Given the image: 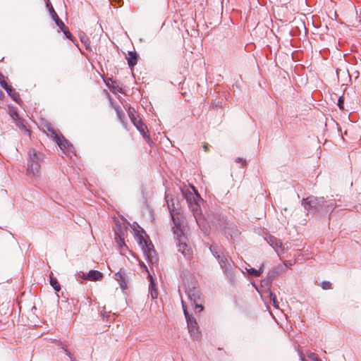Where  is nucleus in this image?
Returning <instances> with one entry per match:
<instances>
[{
  "instance_id": "obj_3",
  "label": "nucleus",
  "mask_w": 361,
  "mask_h": 361,
  "mask_svg": "<svg viewBox=\"0 0 361 361\" xmlns=\"http://www.w3.org/2000/svg\"><path fill=\"white\" fill-rule=\"evenodd\" d=\"M209 250L217 259L224 273L231 281H233L235 279L234 263L228 254L225 253L223 248L215 245H212Z\"/></svg>"
},
{
  "instance_id": "obj_15",
  "label": "nucleus",
  "mask_w": 361,
  "mask_h": 361,
  "mask_svg": "<svg viewBox=\"0 0 361 361\" xmlns=\"http://www.w3.org/2000/svg\"><path fill=\"white\" fill-rule=\"evenodd\" d=\"M283 271L282 267H276L270 270L267 274V280L271 282Z\"/></svg>"
},
{
  "instance_id": "obj_31",
  "label": "nucleus",
  "mask_w": 361,
  "mask_h": 361,
  "mask_svg": "<svg viewBox=\"0 0 361 361\" xmlns=\"http://www.w3.org/2000/svg\"><path fill=\"white\" fill-rule=\"evenodd\" d=\"M111 1V4H114V2L118 4V6H121V3L122 2L123 0H109Z\"/></svg>"
},
{
  "instance_id": "obj_22",
  "label": "nucleus",
  "mask_w": 361,
  "mask_h": 361,
  "mask_svg": "<svg viewBox=\"0 0 361 361\" xmlns=\"http://www.w3.org/2000/svg\"><path fill=\"white\" fill-rule=\"evenodd\" d=\"M269 298L272 305L275 308H279V302L277 301L276 295L272 292H269Z\"/></svg>"
},
{
  "instance_id": "obj_29",
  "label": "nucleus",
  "mask_w": 361,
  "mask_h": 361,
  "mask_svg": "<svg viewBox=\"0 0 361 361\" xmlns=\"http://www.w3.org/2000/svg\"><path fill=\"white\" fill-rule=\"evenodd\" d=\"M343 103H344L343 97H339L337 104L341 109H344Z\"/></svg>"
},
{
  "instance_id": "obj_1",
  "label": "nucleus",
  "mask_w": 361,
  "mask_h": 361,
  "mask_svg": "<svg viewBox=\"0 0 361 361\" xmlns=\"http://www.w3.org/2000/svg\"><path fill=\"white\" fill-rule=\"evenodd\" d=\"M166 198L167 206L174 224L172 230L176 240L178 251L181 252L185 258L190 259L192 255V250L188 243V240L185 233L184 219L178 211V202L173 198L169 199L168 195Z\"/></svg>"
},
{
  "instance_id": "obj_23",
  "label": "nucleus",
  "mask_w": 361,
  "mask_h": 361,
  "mask_svg": "<svg viewBox=\"0 0 361 361\" xmlns=\"http://www.w3.org/2000/svg\"><path fill=\"white\" fill-rule=\"evenodd\" d=\"M149 277H150V279H151V283H150V294H151L152 298L153 299H154V298H157L158 293H157V291L156 290H154V288H153L154 283H153V279H152V276H149Z\"/></svg>"
},
{
  "instance_id": "obj_27",
  "label": "nucleus",
  "mask_w": 361,
  "mask_h": 361,
  "mask_svg": "<svg viewBox=\"0 0 361 361\" xmlns=\"http://www.w3.org/2000/svg\"><path fill=\"white\" fill-rule=\"evenodd\" d=\"M322 288L324 290H328L331 288V283L329 281H323L322 283Z\"/></svg>"
},
{
  "instance_id": "obj_19",
  "label": "nucleus",
  "mask_w": 361,
  "mask_h": 361,
  "mask_svg": "<svg viewBox=\"0 0 361 361\" xmlns=\"http://www.w3.org/2000/svg\"><path fill=\"white\" fill-rule=\"evenodd\" d=\"M8 114L14 121H17L18 119L19 115L17 112V109L15 106H8Z\"/></svg>"
},
{
  "instance_id": "obj_5",
  "label": "nucleus",
  "mask_w": 361,
  "mask_h": 361,
  "mask_svg": "<svg viewBox=\"0 0 361 361\" xmlns=\"http://www.w3.org/2000/svg\"><path fill=\"white\" fill-rule=\"evenodd\" d=\"M28 155L27 175L36 179L39 177L40 162L43 159V154L34 149H31L28 152Z\"/></svg>"
},
{
  "instance_id": "obj_13",
  "label": "nucleus",
  "mask_w": 361,
  "mask_h": 361,
  "mask_svg": "<svg viewBox=\"0 0 361 361\" xmlns=\"http://www.w3.org/2000/svg\"><path fill=\"white\" fill-rule=\"evenodd\" d=\"M266 240L267 243L276 251L278 252V249L281 247L282 243L280 240H278L276 237L273 235H269L266 238Z\"/></svg>"
},
{
  "instance_id": "obj_32",
  "label": "nucleus",
  "mask_w": 361,
  "mask_h": 361,
  "mask_svg": "<svg viewBox=\"0 0 361 361\" xmlns=\"http://www.w3.org/2000/svg\"><path fill=\"white\" fill-rule=\"evenodd\" d=\"M235 161L237 163L242 162L243 165L245 164V163H246L245 160H243L242 158H239V157L235 159Z\"/></svg>"
},
{
  "instance_id": "obj_24",
  "label": "nucleus",
  "mask_w": 361,
  "mask_h": 361,
  "mask_svg": "<svg viewBox=\"0 0 361 361\" xmlns=\"http://www.w3.org/2000/svg\"><path fill=\"white\" fill-rule=\"evenodd\" d=\"M47 6L49 8V11L53 20H55L56 18H57L58 16H57L56 13L55 12L51 4H50L49 2H47Z\"/></svg>"
},
{
  "instance_id": "obj_25",
  "label": "nucleus",
  "mask_w": 361,
  "mask_h": 361,
  "mask_svg": "<svg viewBox=\"0 0 361 361\" xmlns=\"http://www.w3.org/2000/svg\"><path fill=\"white\" fill-rule=\"evenodd\" d=\"M16 124L17 126H18L21 129H25L27 132L30 133V131L25 128V126L24 125L23 120H21L19 117L17 121H15Z\"/></svg>"
},
{
  "instance_id": "obj_11",
  "label": "nucleus",
  "mask_w": 361,
  "mask_h": 361,
  "mask_svg": "<svg viewBox=\"0 0 361 361\" xmlns=\"http://www.w3.org/2000/svg\"><path fill=\"white\" fill-rule=\"evenodd\" d=\"M129 116H130L131 121L135 126L137 129L143 135V137H145L146 131H147V126L140 119H138L137 117H135V116L133 113L129 112Z\"/></svg>"
},
{
  "instance_id": "obj_9",
  "label": "nucleus",
  "mask_w": 361,
  "mask_h": 361,
  "mask_svg": "<svg viewBox=\"0 0 361 361\" xmlns=\"http://www.w3.org/2000/svg\"><path fill=\"white\" fill-rule=\"evenodd\" d=\"M79 276L85 280L96 281L102 280L103 278V274L97 270H91L87 274L82 272Z\"/></svg>"
},
{
  "instance_id": "obj_33",
  "label": "nucleus",
  "mask_w": 361,
  "mask_h": 361,
  "mask_svg": "<svg viewBox=\"0 0 361 361\" xmlns=\"http://www.w3.org/2000/svg\"><path fill=\"white\" fill-rule=\"evenodd\" d=\"M309 357L311 358L314 361H319L317 357H316L314 353L309 355Z\"/></svg>"
},
{
  "instance_id": "obj_28",
  "label": "nucleus",
  "mask_w": 361,
  "mask_h": 361,
  "mask_svg": "<svg viewBox=\"0 0 361 361\" xmlns=\"http://www.w3.org/2000/svg\"><path fill=\"white\" fill-rule=\"evenodd\" d=\"M61 30L63 31V32L64 33V35H66V37L68 39H71V37H72V35L71 34V32L68 31V30L67 29V27H66V30L63 27H61Z\"/></svg>"
},
{
  "instance_id": "obj_4",
  "label": "nucleus",
  "mask_w": 361,
  "mask_h": 361,
  "mask_svg": "<svg viewBox=\"0 0 361 361\" xmlns=\"http://www.w3.org/2000/svg\"><path fill=\"white\" fill-rule=\"evenodd\" d=\"M185 293L189 300L190 305L195 309L196 312H201L203 310L202 299L199 288L195 282H188L185 286Z\"/></svg>"
},
{
  "instance_id": "obj_37",
  "label": "nucleus",
  "mask_w": 361,
  "mask_h": 361,
  "mask_svg": "<svg viewBox=\"0 0 361 361\" xmlns=\"http://www.w3.org/2000/svg\"><path fill=\"white\" fill-rule=\"evenodd\" d=\"M66 354L71 357V353L66 350Z\"/></svg>"
},
{
  "instance_id": "obj_16",
  "label": "nucleus",
  "mask_w": 361,
  "mask_h": 361,
  "mask_svg": "<svg viewBox=\"0 0 361 361\" xmlns=\"http://www.w3.org/2000/svg\"><path fill=\"white\" fill-rule=\"evenodd\" d=\"M6 92L17 103L19 104L21 102L20 95L18 92H16V90L11 86L9 88H8Z\"/></svg>"
},
{
  "instance_id": "obj_10",
  "label": "nucleus",
  "mask_w": 361,
  "mask_h": 361,
  "mask_svg": "<svg viewBox=\"0 0 361 361\" xmlns=\"http://www.w3.org/2000/svg\"><path fill=\"white\" fill-rule=\"evenodd\" d=\"M114 279L118 282L120 287L122 290H125L127 288L128 276L124 271L120 270L119 271L116 273L114 274Z\"/></svg>"
},
{
  "instance_id": "obj_36",
  "label": "nucleus",
  "mask_w": 361,
  "mask_h": 361,
  "mask_svg": "<svg viewBox=\"0 0 361 361\" xmlns=\"http://www.w3.org/2000/svg\"><path fill=\"white\" fill-rule=\"evenodd\" d=\"M4 75H3L2 73H0V82H1V81H2V80H4Z\"/></svg>"
},
{
  "instance_id": "obj_21",
  "label": "nucleus",
  "mask_w": 361,
  "mask_h": 361,
  "mask_svg": "<svg viewBox=\"0 0 361 361\" xmlns=\"http://www.w3.org/2000/svg\"><path fill=\"white\" fill-rule=\"evenodd\" d=\"M50 284L56 291L58 292L61 290V286L56 279L50 277Z\"/></svg>"
},
{
  "instance_id": "obj_34",
  "label": "nucleus",
  "mask_w": 361,
  "mask_h": 361,
  "mask_svg": "<svg viewBox=\"0 0 361 361\" xmlns=\"http://www.w3.org/2000/svg\"><path fill=\"white\" fill-rule=\"evenodd\" d=\"M203 148H204V151H205V152H208V151H209V145H208V144H207V143H206V144H204V145H203Z\"/></svg>"
},
{
  "instance_id": "obj_6",
  "label": "nucleus",
  "mask_w": 361,
  "mask_h": 361,
  "mask_svg": "<svg viewBox=\"0 0 361 361\" xmlns=\"http://www.w3.org/2000/svg\"><path fill=\"white\" fill-rule=\"evenodd\" d=\"M179 292H180V295L181 297V303H182L184 314H185V317L186 319L189 333L193 339H197L200 338V331H199L198 324H197L196 320L194 319V317L191 314H190L188 313V312L187 311L186 302L183 300V298L181 295L180 290H179Z\"/></svg>"
},
{
  "instance_id": "obj_14",
  "label": "nucleus",
  "mask_w": 361,
  "mask_h": 361,
  "mask_svg": "<svg viewBox=\"0 0 361 361\" xmlns=\"http://www.w3.org/2000/svg\"><path fill=\"white\" fill-rule=\"evenodd\" d=\"M128 64L130 68H133L137 63L138 55L135 51H128V56L126 57Z\"/></svg>"
},
{
  "instance_id": "obj_2",
  "label": "nucleus",
  "mask_w": 361,
  "mask_h": 361,
  "mask_svg": "<svg viewBox=\"0 0 361 361\" xmlns=\"http://www.w3.org/2000/svg\"><path fill=\"white\" fill-rule=\"evenodd\" d=\"M133 230L135 231V236L141 246L144 254L146 255L147 260L152 264L157 263L158 258L154 245L152 243L149 236L145 231L138 224L134 223Z\"/></svg>"
},
{
  "instance_id": "obj_17",
  "label": "nucleus",
  "mask_w": 361,
  "mask_h": 361,
  "mask_svg": "<svg viewBox=\"0 0 361 361\" xmlns=\"http://www.w3.org/2000/svg\"><path fill=\"white\" fill-rule=\"evenodd\" d=\"M335 207V200H326L324 202V205L323 206V211L325 212H329L330 211H332L334 208Z\"/></svg>"
},
{
  "instance_id": "obj_18",
  "label": "nucleus",
  "mask_w": 361,
  "mask_h": 361,
  "mask_svg": "<svg viewBox=\"0 0 361 361\" xmlns=\"http://www.w3.org/2000/svg\"><path fill=\"white\" fill-rule=\"evenodd\" d=\"M247 272L252 276H259L263 272V265L260 267L259 269H255L254 268H246Z\"/></svg>"
},
{
  "instance_id": "obj_8",
  "label": "nucleus",
  "mask_w": 361,
  "mask_h": 361,
  "mask_svg": "<svg viewBox=\"0 0 361 361\" xmlns=\"http://www.w3.org/2000/svg\"><path fill=\"white\" fill-rule=\"evenodd\" d=\"M52 133L54 134L56 142L61 149L67 152H71L73 151V145L66 139H65L64 137L59 135L57 133L54 131H52Z\"/></svg>"
},
{
  "instance_id": "obj_12",
  "label": "nucleus",
  "mask_w": 361,
  "mask_h": 361,
  "mask_svg": "<svg viewBox=\"0 0 361 361\" xmlns=\"http://www.w3.org/2000/svg\"><path fill=\"white\" fill-rule=\"evenodd\" d=\"M114 233L116 242L120 246H122V245L124 244V238L126 233V230L123 229L120 225H116Z\"/></svg>"
},
{
  "instance_id": "obj_7",
  "label": "nucleus",
  "mask_w": 361,
  "mask_h": 361,
  "mask_svg": "<svg viewBox=\"0 0 361 361\" xmlns=\"http://www.w3.org/2000/svg\"><path fill=\"white\" fill-rule=\"evenodd\" d=\"M324 202L325 199L323 197H317L314 196H309L302 200V205L307 212H312V210L323 211Z\"/></svg>"
},
{
  "instance_id": "obj_30",
  "label": "nucleus",
  "mask_w": 361,
  "mask_h": 361,
  "mask_svg": "<svg viewBox=\"0 0 361 361\" xmlns=\"http://www.w3.org/2000/svg\"><path fill=\"white\" fill-rule=\"evenodd\" d=\"M1 86L6 91L8 88H9L11 86L8 85V83L5 81V80H2L1 82H0Z\"/></svg>"
},
{
  "instance_id": "obj_20",
  "label": "nucleus",
  "mask_w": 361,
  "mask_h": 361,
  "mask_svg": "<svg viewBox=\"0 0 361 361\" xmlns=\"http://www.w3.org/2000/svg\"><path fill=\"white\" fill-rule=\"evenodd\" d=\"M189 207H190V209L193 212L195 217H196V213L200 209V205L194 201V202H189ZM195 219H196V221H197V218H195ZM197 222L198 223V221H197Z\"/></svg>"
},
{
  "instance_id": "obj_35",
  "label": "nucleus",
  "mask_w": 361,
  "mask_h": 361,
  "mask_svg": "<svg viewBox=\"0 0 361 361\" xmlns=\"http://www.w3.org/2000/svg\"><path fill=\"white\" fill-rule=\"evenodd\" d=\"M284 264H285V266L288 267V266H291L292 263L290 262V261H286V262H284Z\"/></svg>"
},
{
  "instance_id": "obj_26",
  "label": "nucleus",
  "mask_w": 361,
  "mask_h": 361,
  "mask_svg": "<svg viewBox=\"0 0 361 361\" xmlns=\"http://www.w3.org/2000/svg\"><path fill=\"white\" fill-rule=\"evenodd\" d=\"M56 23V24L57 25V26H59L60 27V29L61 30V27L64 28L66 30V25H64V23L59 19V18L58 17L57 18H56L55 20H54Z\"/></svg>"
}]
</instances>
